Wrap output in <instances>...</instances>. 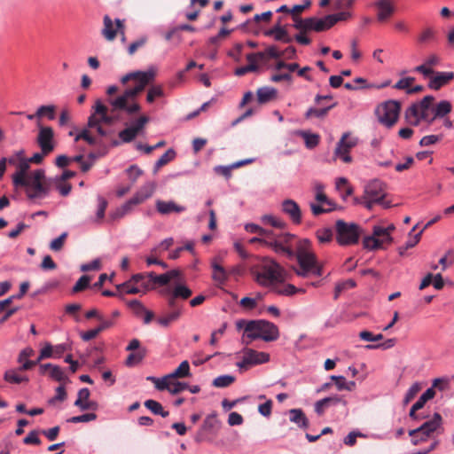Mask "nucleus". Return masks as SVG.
<instances>
[{
  "label": "nucleus",
  "instance_id": "58",
  "mask_svg": "<svg viewBox=\"0 0 454 454\" xmlns=\"http://www.w3.org/2000/svg\"><path fill=\"white\" fill-rule=\"evenodd\" d=\"M323 189H324L323 184H316V191H317L316 200H317V201H318L322 204H325L327 206H332L333 201L331 200H329L328 197L323 192Z\"/></svg>",
  "mask_w": 454,
  "mask_h": 454
},
{
  "label": "nucleus",
  "instance_id": "51",
  "mask_svg": "<svg viewBox=\"0 0 454 454\" xmlns=\"http://www.w3.org/2000/svg\"><path fill=\"white\" fill-rule=\"evenodd\" d=\"M316 236L320 243H328L333 239V231L331 228H322L317 231Z\"/></svg>",
  "mask_w": 454,
  "mask_h": 454
},
{
  "label": "nucleus",
  "instance_id": "48",
  "mask_svg": "<svg viewBox=\"0 0 454 454\" xmlns=\"http://www.w3.org/2000/svg\"><path fill=\"white\" fill-rule=\"evenodd\" d=\"M293 20L294 21V28L301 31L310 30V25L312 21L310 18L301 19L299 16H294L293 17Z\"/></svg>",
  "mask_w": 454,
  "mask_h": 454
},
{
  "label": "nucleus",
  "instance_id": "39",
  "mask_svg": "<svg viewBox=\"0 0 454 454\" xmlns=\"http://www.w3.org/2000/svg\"><path fill=\"white\" fill-rule=\"evenodd\" d=\"M170 380L176 378H184L190 376V364L188 361H183L179 366L170 374L168 375Z\"/></svg>",
  "mask_w": 454,
  "mask_h": 454
},
{
  "label": "nucleus",
  "instance_id": "54",
  "mask_svg": "<svg viewBox=\"0 0 454 454\" xmlns=\"http://www.w3.org/2000/svg\"><path fill=\"white\" fill-rule=\"evenodd\" d=\"M351 16L350 12H340L334 14H328L327 20L330 23V26H334L338 21L347 20Z\"/></svg>",
  "mask_w": 454,
  "mask_h": 454
},
{
  "label": "nucleus",
  "instance_id": "40",
  "mask_svg": "<svg viewBox=\"0 0 454 454\" xmlns=\"http://www.w3.org/2000/svg\"><path fill=\"white\" fill-rule=\"evenodd\" d=\"M181 310L176 309L171 310L164 317H160L157 319L159 325L162 327H168L172 322L176 321L181 316Z\"/></svg>",
  "mask_w": 454,
  "mask_h": 454
},
{
  "label": "nucleus",
  "instance_id": "38",
  "mask_svg": "<svg viewBox=\"0 0 454 454\" xmlns=\"http://www.w3.org/2000/svg\"><path fill=\"white\" fill-rule=\"evenodd\" d=\"M451 104L448 100H442L432 107V112L435 113V116L443 118L451 111Z\"/></svg>",
  "mask_w": 454,
  "mask_h": 454
},
{
  "label": "nucleus",
  "instance_id": "16",
  "mask_svg": "<svg viewBox=\"0 0 454 454\" xmlns=\"http://www.w3.org/2000/svg\"><path fill=\"white\" fill-rule=\"evenodd\" d=\"M446 385V382L442 379H434L433 381V385L431 387L427 388L418 399V401L414 403L416 404L419 409H422L425 405V403L434 398L435 395L434 388H438L440 390H443L444 387Z\"/></svg>",
  "mask_w": 454,
  "mask_h": 454
},
{
  "label": "nucleus",
  "instance_id": "53",
  "mask_svg": "<svg viewBox=\"0 0 454 454\" xmlns=\"http://www.w3.org/2000/svg\"><path fill=\"white\" fill-rule=\"evenodd\" d=\"M137 134L135 132V129L131 127H128L121 131L119 132V137L123 143H130L135 139Z\"/></svg>",
  "mask_w": 454,
  "mask_h": 454
},
{
  "label": "nucleus",
  "instance_id": "13",
  "mask_svg": "<svg viewBox=\"0 0 454 454\" xmlns=\"http://www.w3.org/2000/svg\"><path fill=\"white\" fill-rule=\"evenodd\" d=\"M39 372L42 375H48L51 380L58 382H67L68 380L64 370L53 364H43L39 365Z\"/></svg>",
  "mask_w": 454,
  "mask_h": 454
},
{
  "label": "nucleus",
  "instance_id": "61",
  "mask_svg": "<svg viewBox=\"0 0 454 454\" xmlns=\"http://www.w3.org/2000/svg\"><path fill=\"white\" fill-rule=\"evenodd\" d=\"M128 306L130 309H132L133 313L137 317H141L143 313L146 310V308L138 300L129 301L128 302Z\"/></svg>",
  "mask_w": 454,
  "mask_h": 454
},
{
  "label": "nucleus",
  "instance_id": "22",
  "mask_svg": "<svg viewBox=\"0 0 454 454\" xmlns=\"http://www.w3.org/2000/svg\"><path fill=\"white\" fill-rule=\"evenodd\" d=\"M211 268L213 270L212 278L218 285H223L226 283L229 278V273L227 270L220 265L216 259H214L211 262Z\"/></svg>",
  "mask_w": 454,
  "mask_h": 454
},
{
  "label": "nucleus",
  "instance_id": "21",
  "mask_svg": "<svg viewBox=\"0 0 454 454\" xmlns=\"http://www.w3.org/2000/svg\"><path fill=\"white\" fill-rule=\"evenodd\" d=\"M264 35L267 36H274L276 41H280L286 43H289L293 41L292 37L287 35V31L280 26V20L272 28L266 30Z\"/></svg>",
  "mask_w": 454,
  "mask_h": 454
},
{
  "label": "nucleus",
  "instance_id": "12",
  "mask_svg": "<svg viewBox=\"0 0 454 454\" xmlns=\"http://www.w3.org/2000/svg\"><path fill=\"white\" fill-rule=\"evenodd\" d=\"M364 195L378 202H383V199L386 197V184L380 179L370 181L364 187Z\"/></svg>",
  "mask_w": 454,
  "mask_h": 454
},
{
  "label": "nucleus",
  "instance_id": "56",
  "mask_svg": "<svg viewBox=\"0 0 454 454\" xmlns=\"http://www.w3.org/2000/svg\"><path fill=\"white\" fill-rule=\"evenodd\" d=\"M90 282V277L88 275H82L75 283L72 288L73 293H78L86 289Z\"/></svg>",
  "mask_w": 454,
  "mask_h": 454
},
{
  "label": "nucleus",
  "instance_id": "63",
  "mask_svg": "<svg viewBox=\"0 0 454 454\" xmlns=\"http://www.w3.org/2000/svg\"><path fill=\"white\" fill-rule=\"evenodd\" d=\"M259 69V67L256 63H250L247 66L240 67L236 68L234 74L237 76H243L249 72H255Z\"/></svg>",
  "mask_w": 454,
  "mask_h": 454
},
{
  "label": "nucleus",
  "instance_id": "41",
  "mask_svg": "<svg viewBox=\"0 0 454 454\" xmlns=\"http://www.w3.org/2000/svg\"><path fill=\"white\" fill-rule=\"evenodd\" d=\"M235 380L236 378L234 376L224 374L214 379L212 385L215 387L223 388L231 385Z\"/></svg>",
  "mask_w": 454,
  "mask_h": 454
},
{
  "label": "nucleus",
  "instance_id": "44",
  "mask_svg": "<svg viewBox=\"0 0 454 454\" xmlns=\"http://www.w3.org/2000/svg\"><path fill=\"white\" fill-rule=\"evenodd\" d=\"M55 110L56 106L53 105H48V106H41L38 107L35 115L37 118H42L43 116H47L49 120H54L55 115Z\"/></svg>",
  "mask_w": 454,
  "mask_h": 454
},
{
  "label": "nucleus",
  "instance_id": "59",
  "mask_svg": "<svg viewBox=\"0 0 454 454\" xmlns=\"http://www.w3.org/2000/svg\"><path fill=\"white\" fill-rule=\"evenodd\" d=\"M164 91L160 85L152 86L148 92L146 97V101L148 103H153L156 97H163Z\"/></svg>",
  "mask_w": 454,
  "mask_h": 454
},
{
  "label": "nucleus",
  "instance_id": "9",
  "mask_svg": "<svg viewBox=\"0 0 454 454\" xmlns=\"http://www.w3.org/2000/svg\"><path fill=\"white\" fill-rule=\"evenodd\" d=\"M442 418L435 412L432 419L425 421L421 426L418 427L419 438L412 441L413 445H418L420 442H426L434 433L442 430Z\"/></svg>",
  "mask_w": 454,
  "mask_h": 454
},
{
  "label": "nucleus",
  "instance_id": "25",
  "mask_svg": "<svg viewBox=\"0 0 454 454\" xmlns=\"http://www.w3.org/2000/svg\"><path fill=\"white\" fill-rule=\"evenodd\" d=\"M220 421L216 418V413L214 412L206 417L200 427L208 434H215L220 428Z\"/></svg>",
  "mask_w": 454,
  "mask_h": 454
},
{
  "label": "nucleus",
  "instance_id": "1",
  "mask_svg": "<svg viewBox=\"0 0 454 454\" xmlns=\"http://www.w3.org/2000/svg\"><path fill=\"white\" fill-rule=\"evenodd\" d=\"M155 74L153 71H147L145 74L137 80V83L133 88H129L124 92L115 98L108 100L112 106V111L122 110L129 114H133L140 111V106L137 103L129 105V99L135 98L140 92H142L145 86L154 79Z\"/></svg>",
  "mask_w": 454,
  "mask_h": 454
},
{
  "label": "nucleus",
  "instance_id": "34",
  "mask_svg": "<svg viewBox=\"0 0 454 454\" xmlns=\"http://www.w3.org/2000/svg\"><path fill=\"white\" fill-rule=\"evenodd\" d=\"M145 406L150 410L153 414L160 415L162 418H167L169 415L168 411H165L162 405L153 399H148L145 402Z\"/></svg>",
  "mask_w": 454,
  "mask_h": 454
},
{
  "label": "nucleus",
  "instance_id": "35",
  "mask_svg": "<svg viewBox=\"0 0 454 454\" xmlns=\"http://www.w3.org/2000/svg\"><path fill=\"white\" fill-rule=\"evenodd\" d=\"M311 25L310 30H314L316 32H321L331 28L333 26H330V23L327 20V15L324 18L317 19L316 17H310Z\"/></svg>",
  "mask_w": 454,
  "mask_h": 454
},
{
  "label": "nucleus",
  "instance_id": "42",
  "mask_svg": "<svg viewBox=\"0 0 454 454\" xmlns=\"http://www.w3.org/2000/svg\"><path fill=\"white\" fill-rule=\"evenodd\" d=\"M146 348L138 349L137 351H132V353H130L126 359V365L132 366L135 364L140 363L146 356Z\"/></svg>",
  "mask_w": 454,
  "mask_h": 454
},
{
  "label": "nucleus",
  "instance_id": "62",
  "mask_svg": "<svg viewBox=\"0 0 454 454\" xmlns=\"http://www.w3.org/2000/svg\"><path fill=\"white\" fill-rule=\"evenodd\" d=\"M131 283H133V282L130 280H128L125 283L118 285L117 289L120 291H123L129 294H136L140 293L141 289L136 286H132Z\"/></svg>",
  "mask_w": 454,
  "mask_h": 454
},
{
  "label": "nucleus",
  "instance_id": "57",
  "mask_svg": "<svg viewBox=\"0 0 454 454\" xmlns=\"http://www.w3.org/2000/svg\"><path fill=\"white\" fill-rule=\"evenodd\" d=\"M189 387V384L186 382L175 381L170 380L169 393L171 395H177Z\"/></svg>",
  "mask_w": 454,
  "mask_h": 454
},
{
  "label": "nucleus",
  "instance_id": "47",
  "mask_svg": "<svg viewBox=\"0 0 454 454\" xmlns=\"http://www.w3.org/2000/svg\"><path fill=\"white\" fill-rule=\"evenodd\" d=\"M108 202L107 200L102 197L98 196V209L96 212V217L94 219V222L100 223L105 217L106 209L107 207Z\"/></svg>",
  "mask_w": 454,
  "mask_h": 454
},
{
  "label": "nucleus",
  "instance_id": "19",
  "mask_svg": "<svg viewBox=\"0 0 454 454\" xmlns=\"http://www.w3.org/2000/svg\"><path fill=\"white\" fill-rule=\"evenodd\" d=\"M376 7L378 8L377 19L380 22L388 20L395 12V7L390 0H380L376 3Z\"/></svg>",
  "mask_w": 454,
  "mask_h": 454
},
{
  "label": "nucleus",
  "instance_id": "10",
  "mask_svg": "<svg viewBox=\"0 0 454 454\" xmlns=\"http://www.w3.org/2000/svg\"><path fill=\"white\" fill-rule=\"evenodd\" d=\"M242 360L237 363V366L240 369H247L249 366L265 364L270 360V355L265 352L256 351L252 348L243 349Z\"/></svg>",
  "mask_w": 454,
  "mask_h": 454
},
{
  "label": "nucleus",
  "instance_id": "17",
  "mask_svg": "<svg viewBox=\"0 0 454 454\" xmlns=\"http://www.w3.org/2000/svg\"><path fill=\"white\" fill-rule=\"evenodd\" d=\"M339 403H341L343 406L347 405V401L344 400L338 395L325 397L321 400H318L315 403V411L318 415H322L325 412V410L331 407L335 406Z\"/></svg>",
  "mask_w": 454,
  "mask_h": 454
},
{
  "label": "nucleus",
  "instance_id": "11",
  "mask_svg": "<svg viewBox=\"0 0 454 454\" xmlns=\"http://www.w3.org/2000/svg\"><path fill=\"white\" fill-rule=\"evenodd\" d=\"M39 127V132L36 138V142L40 146L43 154H49L54 150V131L51 127L41 126Z\"/></svg>",
  "mask_w": 454,
  "mask_h": 454
},
{
  "label": "nucleus",
  "instance_id": "23",
  "mask_svg": "<svg viewBox=\"0 0 454 454\" xmlns=\"http://www.w3.org/2000/svg\"><path fill=\"white\" fill-rule=\"evenodd\" d=\"M283 280H284V278L280 282L276 283L272 286V291L275 294H279V295L291 296L299 292H301V293L305 292L303 289H299L292 284L283 283Z\"/></svg>",
  "mask_w": 454,
  "mask_h": 454
},
{
  "label": "nucleus",
  "instance_id": "26",
  "mask_svg": "<svg viewBox=\"0 0 454 454\" xmlns=\"http://www.w3.org/2000/svg\"><path fill=\"white\" fill-rule=\"evenodd\" d=\"M404 116L406 121L412 126H419L422 121L419 107L415 103L406 109Z\"/></svg>",
  "mask_w": 454,
  "mask_h": 454
},
{
  "label": "nucleus",
  "instance_id": "28",
  "mask_svg": "<svg viewBox=\"0 0 454 454\" xmlns=\"http://www.w3.org/2000/svg\"><path fill=\"white\" fill-rule=\"evenodd\" d=\"M95 114L100 116V123L113 124L114 118L107 114V108L100 99H98L94 106Z\"/></svg>",
  "mask_w": 454,
  "mask_h": 454
},
{
  "label": "nucleus",
  "instance_id": "3",
  "mask_svg": "<svg viewBox=\"0 0 454 454\" xmlns=\"http://www.w3.org/2000/svg\"><path fill=\"white\" fill-rule=\"evenodd\" d=\"M278 337L279 331L275 324L263 319L248 320L242 342L249 345L251 341L258 339L270 342L278 340Z\"/></svg>",
  "mask_w": 454,
  "mask_h": 454
},
{
  "label": "nucleus",
  "instance_id": "27",
  "mask_svg": "<svg viewBox=\"0 0 454 454\" xmlns=\"http://www.w3.org/2000/svg\"><path fill=\"white\" fill-rule=\"evenodd\" d=\"M290 421L295 423L300 428H307L309 420L301 409H292L289 411Z\"/></svg>",
  "mask_w": 454,
  "mask_h": 454
},
{
  "label": "nucleus",
  "instance_id": "43",
  "mask_svg": "<svg viewBox=\"0 0 454 454\" xmlns=\"http://www.w3.org/2000/svg\"><path fill=\"white\" fill-rule=\"evenodd\" d=\"M374 236H377L381 240V247H383L384 244H391L393 241L392 236L387 233V230H385V227L375 225L373 226Z\"/></svg>",
  "mask_w": 454,
  "mask_h": 454
},
{
  "label": "nucleus",
  "instance_id": "29",
  "mask_svg": "<svg viewBox=\"0 0 454 454\" xmlns=\"http://www.w3.org/2000/svg\"><path fill=\"white\" fill-rule=\"evenodd\" d=\"M363 247L368 251H374L381 249V240L377 236H374V231L372 230V235L364 236L363 239Z\"/></svg>",
  "mask_w": 454,
  "mask_h": 454
},
{
  "label": "nucleus",
  "instance_id": "2",
  "mask_svg": "<svg viewBox=\"0 0 454 454\" xmlns=\"http://www.w3.org/2000/svg\"><path fill=\"white\" fill-rule=\"evenodd\" d=\"M310 241L307 239L298 241L294 258H296L299 269L295 270L301 277L314 275L321 277L323 275V267L318 263L316 254L310 251Z\"/></svg>",
  "mask_w": 454,
  "mask_h": 454
},
{
  "label": "nucleus",
  "instance_id": "45",
  "mask_svg": "<svg viewBox=\"0 0 454 454\" xmlns=\"http://www.w3.org/2000/svg\"><path fill=\"white\" fill-rule=\"evenodd\" d=\"M434 98L432 95H427L424 97L419 102L415 103L418 107H419L420 116L424 114H427L432 112V103L434 102Z\"/></svg>",
  "mask_w": 454,
  "mask_h": 454
},
{
  "label": "nucleus",
  "instance_id": "20",
  "mask_svg": "<svg viewBox=\"0 0 454 454\" xmlns=\"http://www.w3.org/2000/svg\"><path fill=\"white\" fill-rule=\"evenodd\" d=\"M147 277H148V281L143 282V284H142L144 293H145L146 291H148L150 289L154 288V286H153L154 285H159V286H167L169 283L168 277L165 273L160 274V275H156L154 272L151 271V272L147 273Z\"/></svg>",
  "mask_w": 454,
  "mask_h": 454
},
{
  "label": "nucleus",
  "instance_id": "24",
  "mask_svg": "<svg viewBox=\"0 0 454 454\" xmlns=\"http://www.w3.org/2000/svg\"><path fill=\"white\" fill-rule=\"evenodd\" d=\"M278 94V90L271 87H261L256 91L257 101L259 104H266L273 100Z\"/></svg>",
  "mask_w": 454,
  "mask_h": 454
},
{
  "label": "nucleus",
  "instance_id": "18",
  "mask_svg": "<svg viewBox=\"0 0 454 454\" xmlns=\"http://www.w3.org/2000/svg\"><path fill=\"white\" fill-rule=\"evenodd\" d=\"M434 75L430 79L428 87L438 90L454 79L453 72H434Z\"/></svg>",
  "mask_w": 454,
  "mask_h": 454
},
{
  "label": "nucleus",
  "instance_id": "55",
  "mask_svg": "<svg viewBox=\"0 0 454 454\" xmlns=\"http://www.w3.org/2000/svg\"><path fill=\"white\" fill-rule=\"evenodd\" d=\"M74 406L78 407L81 411H97L98 409V403L96 401L88 400L85 402H80V400L74 401Z\"/></svg>",
  "mask_w": 454,
  "mask_h": 454
},
{
  "label": "nucleus",
  "instance_id": "5",
  "mask_svg": "<svg viewBox=\"0 0 454 454\" xmlns=\"http://www.w3.org/2000/svg\"><path fill=\"white\" fill-rule=\"evenodd\" d=\"M283 268L277 262L267 260L256 273V281L263 286H273L283 279Z\"/></svg>",
  "mask_w": 454,
  "mask_h": 454
},
{
  "label": "nucleus",
  "instance_id": "46",
  "mask_svg": "<svg viewBox=\"0 0 454 454\" xmlns=\"http://www.w3.org/2000/svg\"><path fill=\"white\" fill-rule=\"evenodd\" d=\"M171 293L176 298H180L183 300H186L192 294V290L185 285L178 284L176 285Z\"/></svg>",
  "mask_w": 454,
  "mask_h": 454
},
{
  "label": "nucleus",
  "instance_id": "8",
  "mask_svg": "<svg viewBox=\"0 0 454 454\" xmlns=\"http://www.w3.org/2000/svg\"><path fill=\"white\" fill-rule=\"evenodd\" d=\"M295 236L291 233H282L277 238H274L273 240H265V245L270 247L275 253L278 254H284L288 259L294 258V252L291 247L292 241L294 239Z\"/></svg>",
  "mask_w": 454,
  "mask_h": 454
},
{
  "label": "nucleus",
  "instance_id": "50",
  "mask_svg": "<svg viewBox=\"0 0 454 454\" xmlns=\"http://www.w3.org/2000/svg\"><path fill=\"white\" fill-rule=\"evenodd\" d=\"M301 137H303L305 145L309 149L316 147L319 143V136L317 134L302 131Z\"/></svg>",
  "mask_w": 454,
  "mask_h": 454
},
{
  "label": "nucleus",
  "instance_id": "37",
  "mask_svg": "<svg viewBox=\"0 0 454 454\" xmlns=\"http://www.w3.org/2000/svg\"><path fill=\"white\" fill-rule=\"evenodd\" d=\"M176 157V152L174 149L167 150L155 162L154 172H157L161 167L167 165L168 162L173 160Z\"/></svg>",
  "mask_w": 454,
  "mask_h": 454
},
{
  "label": "nucleus",
  "instance_id": "52",
  "mask_svg": "<svg viewBox=\"0 0 454 454\" xmlns=\"http://www.w3.org/2000/svg\"><path fill=\"white\" fill-rule=\"evenodd\" d=\"M421 389V384L419 382L413 383L410 388L407 390L404 398H403V404H408L415 396L420 391Z\"/></svg>",
  "mask_w": 454,
  "mask_h": 454
},
{
  "label": "nucleus",
  "instance_id": "31",
  "mask_svg": "<svg viewBox=\"0 0 454 454\" xmlns=\"http://www.w3.org/2000/svg\"><path fill=\"white\" fill-rule=\"evenodd\" d=\"M154 192V185L153 184H146L145 185L142 186L137 193L133 196L134 200L137 201V204L143 203L145 200L149 199Z\"/></svg>",
  "mask_w": 454,
  "mask_h": 454
},
{
  "label": "nucleus",
  "instance_id": "7",
  "mask_svg": "<svg viewBox=\"0 0 454 454\" xmlns=\"http://www.w3.org/2000/svg\"><path fill=\"white\" fill-rule=\"evenodd\" d=\"M44 177V170L41 168L28 176L27 195L29 199L43 198L49 193L50 188L43 184Z\"/></svg>",
  "mask_w": 454,
  "mask_h": 454
},
{
  "label": "nucleus",
  "instance_id": "32",
  "mask_svg": "<svg viewBox=\"0 0 454 454\" xmlns=\"http://www.w3.org/2000/svg\"><path fill=\"white\" fill-rule=\"evenodd\" d=\"M336 106V103L323 108L309 107L305 113L306 119L317 118L324 119L328 112Z\"/></svg>",
  "mask_w": 454,
  "mask_h": 454
},
{
  "label": "nucleus",
  "instance_id": "4",
  "mask_svg": "<svg viewBox=\"0 0 454 454\" xmlns=\"http://www.w3.org/2000/svg\"><path fill=\"white\" fill-rule=\"evenodd\" d=\"M336 240L340 246L356 244L364 233L362 228L355 223H346L340 219L335 223Z\"/></svg>",
  "mask_w": 454,
  "mask_h": 454
},
{
  "label": "nucleus",
  "instance_id": "64",
  "mask_svg": "<svg viewBox=\"0 0 454 454\" xmlns=\"http://www.w3.org/2000/svg\"><path fill=\"white\" fill-rule=\"evenodd\" d=\"M12 182L16 187H26L27 189L28 176L22 173H15L12 176Z\"/></svg>",
  "mask_w": 454,
  "mask_h": 454
},
{
  "label": "nucleus",
  "instance_id": "15",
  "mask_svg": "<svg viewBox=\"0 0 454 454\" xmlns=\"http://www.w3.org/2000/svg\"><path fill=\"white\" fill-rule=\"evenodd\" d=\"M155 207L157 212L162 215H167L173 213L180 214L185 211L184 207L176 204L173 200H157L155 202Z\"/></svg>",
  "mask_w": 454,
  "mask_h": 454
},
{
  "label": "nucleus",
  "instance_id": "30",
  "mask_svg": "<svg viewBox=\"0 0 454 454\" xmlns=\"http://www.w3.org/2000/svg\"><path fill=\"white\" fill-rule=\"evenodd\" d=\"M104 27L102 35L107 41H113L117 35V30L114 28V22L108 15H105L103 19Z\"/></svg>",
  "mask_w": 454,
  "mask_h": 454
},
{
  "label": "nucleus",
  "instance_id": "36",
  "mask_svg": "<svg viewBox=\"0 0 454 454\" xmlns=\"http://www.w3.org/2000/svg\"><path fill=\"white\" fill-rule=\"evenodd\" d=\"M348 136V133H344L335 148V155L340 157L346 163H348L352 160V158L348 154V152H347V149L342 148V145L345 143V139Z\"/></svg>",
  "mask_w": 454,
  "mask_h": 454
},
{
  "label": "nucleus",
  "instance_id": "14",
  "mask_svg": "<svg viewBox=\"0 0 454 454\" xmlns=\"http://www.w3.org/2000/svg\"><path fill=\"white\" fill-rule=\"evenodd\" d=\"M282 212L286 215L294 224L301 223V210L296 201L292 199L284 200L281 203Z\"/></svg>",
  "mask_w": 454,
  "mask_h": 454
},
{
  "label": "nucleus",
  "instance_id": "60",
  "mask_svg": "<svg viewBox=\"0 0 454 454\" xmlns=\"http://www.w3.org/2000/svg\"><path fill=\"white\" fill-rule=\"evenodd\" d=\"M262 220L264 223H268L275 228L283 229L286 226V223L282 220H280L271 215H264L262 217Z\"/></svg>",
  "mask_w": 454,
  "mask_h": 454
},
{
  "label": "nucleus",
  "instance_id": "33",
  "mask_svg": "<svg viewBox=\"0 0 454 454\" xmlns=\"http://www.w3.org/2000/svg\"><path fill=\"white\" fill-rule=\"evenodd\" d=\"M19 368L17 370H8L4 372V380L9 383L20 384L22 382H28L29 379L27 376L19 374Z\"/></svg>",
  "mask_w": 454,
  "mask_h": 454
},
{
  "label": "nucleus",
  "instance_id": "49",
  "mask_svg": "<svg viewBox=\"0 0 454 454\" xmlns=\"http://www.w3.org/2000/svg\"><path fill=\"white\" fill-rule=\"evenodd\" d=\"M97 414L94 412L84 413L78 416H74L68 419L67 421L69 423H86L97 419Z\"/></svg>",
  "mask_w": 454,
  "mask_h": 454
},
{
  "label": "nucleus",
  "instance_id": "6",
  "mask_svg": "<svg viewBox=\"0 0 454 454\" xmlns=\"http://www.w3.org/2000/svg\"><path fill=\"white\" fill-rule=\"evenodd\" d=\"M400 110V102L396 100H387L378 106L376 114L380 122L390 128L397 121Z\"/></svg>",
  "mask_w": 454,
  "mask_h": 454
}]
</instances>
